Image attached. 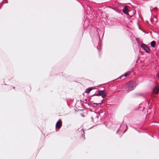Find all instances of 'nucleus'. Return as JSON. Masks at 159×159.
<instances>
[{
  "label": "nucleus",
  "mask_w": 159,
  "mask_h": 159,
  "mask_svg": "<svg viewBox=\"0 0 159 159\" xmlns=\"http://www.w3.org/2000/svg\"><path fill=\"white\" fill-rule=\"evenodd\" d=\"M136 84V82L134 81H131L128 83L126 88L127 91L129 92L133 90L135 87Z\"/></svg>",
  "instance_id": "obj_1"
},
{
  "label": "nucleus",
  "mask_w": 159,
  "mask_h": 159,
  "mask_svg": "<svg viewBox=\"0 0 159 159\" xmlns=\"http://www.w3.org/2000/svg\"><path fill=\"white\" fill-rule=\"evenodd\" d=\"M94 95L97 96H101L102 97L104 98L106 96V94L105 93L104 90L100 91L99 90L98 91L97 94H95Z\"/></svg>",
  "instance_id": "obj_2"
},
{
  "label": "nucleus",
  "mask_w": 159,
  "mask_h": 159,
  "mask_svg": "<svg viewBox=\"0 0 159 159\" xmlns=\"http://www.w3.org/2000/svg\"><path fill=\"white\" fill-rule=\"evenodd\" d=\"M141 47L142 48L145 50L146 52L147 53H149V52L150 49L149 47L146 45L144 44H142L141 45Z\"/></svg>",
  "instance_id": "obj_3"
},
{
  "label": "nucleus",
  "mask_w": 159,
  "mask_h": 159,
  "mask_svg": "<svg viewBox=\"0 0 159 159\" xmlns=\"http://www.w3.org/2000/svg\"><path fill=\"white\" fill-rule=\"evenodd\" d=\"M62 125V122L61 119L57 121L56 124V128L57 129H60Z\"/></svg>",
  "instance_id": "obj_4"
},
{
  "label": "nucleus",
  "mask_w": 159,
  "mask_h": 159,
  "mask_svg": "<svg viewBox=\"0 0 159 159\" xmlns=\"http://www.w3.org/2000/svg\"><path fill=\"white\" fill-rule=\"evenodd\" d=\"M159 92V86L158 87L156 86L153 89V94L152 96H154L153 94H157Z\"/></svg>",
  "instance_id": "obj_5"
},
{
  "label": "nucleus",
  "mask_w": 159,
  "mask_h": 159,
  "mask_svg": "<svg viewBox=\"0 0 159 159\" xmlns=\"http://www.w3.org/2000/svg\"><path fill=\"white\" fill-rule=\"evenodd\" d=\"M123 13L126 14H128V8L127 6L125 7L123 9Z\"/></svg>",
  "instance_id": "obj_6"
},
{
  "label": "nucleus",
  "mask_w": 159,
  "mask_h": 159,
  "mask_svg": "<svg viewBox=\"0 0 159 159\" xmlns=\"http://www.w3.org/2000/svg\"><path fill=\"white\" fill-rule=\"evenodd\" d=\"M156 44V42L154 41H153L151 42V45L152 47H154L155 46Z\"/></svg>",
  "instance_id": "obj_7"
},
{
  "label": "nucleus",
  "mask_w": 159,
  "mask_h": 159,
  "mask_svg": "<svg viewBox=\"0 0 159 159\" xmlns=\"http://www.w3.org/2000/svg\"><path fill=\"white\" fill-rule=\"evenodd\" d=\"M92 90V88H89L86 89V91H85V93H89Z\"/></svg>",
  "instance_id": "obj_8"
},
{
  "label": "nucleus",
  "mask_w": 159,
  "mask_h": 159,
  "mask_svg": "<svg viewBox=\"0 0 159 159\" xmlns=\"http://www.w3.org/2000/svg\"><path fill=\"white\" fill-rule=\"evenodd\" d=\"M130 73H131V72L130 71H129V72H127V73H125L124 74L125 77H126L127 76H128L130 75Z\"/></svg>",
  "instance_id": "obj_9"
},
{
  "label": "nucleus",
  "mask_w": 159,
  "mask_h": 159,
  "mask_svg": "<svg viewBox=\"0 0 159 159\" xmlns=\"http://www.w3.org/2000/svg\"><path fill=\"white\" fill-rule=\"evenodd\" d=\"M81 138L82 139H83L84 140L85 139V138L84 136H82L81 137Z\"/></svg>",
  "instance_id": "obj_10"
},
{
  "label": "nucleus",
  "mask_w": 159,
  "mask_h": 159,
  "mask_svg": "<svg viewBox=\"0 0 159 159\" xmlns=\"http://www.w3.org/2000/svg\"><path fill=\"white\" fill-rule=\"evenodd\" d=\"M158 78L159 79V74L158 75Z\"/></svg>",
  "instance_id": "obj_11"
}]
</instances>
